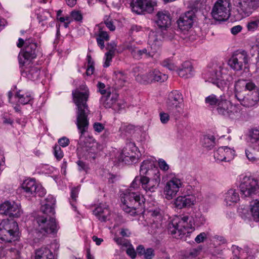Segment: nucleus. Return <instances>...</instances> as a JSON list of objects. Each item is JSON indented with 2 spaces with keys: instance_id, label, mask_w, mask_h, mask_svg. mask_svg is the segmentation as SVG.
Listing matches in <instances>:
<instances>
[{
  "instance_id": "5fc2aeb1",
  "label": "nucleus",
  "mask_w": 259,
  "mask_h": 259,
  "mask_svg": "<svg viewBox=\"0 0 259 259\" xmlns=\"http://www.w3.org/2000/svg\"><path fill=\"white\" fill-rule=\"evenodd\" d=\"M54 150L55 156L57 159L60 160L63 157V153L61 150V147L60 146H56Z\"/></svg>"
},
{
  "instance_id": "c9c22d12",
  "label": "nucleus",
  "mask_w": 259,
  "mask_h": 259,
  "mask_svg": "<svg viewBox=\"0 0 259 259\" xmlns=\"http://www.w3.org/2000/svg\"><path fill=\"white\" fill-rule=\"evenodd\" d=\"M249 139L255 149L257 147V145L259 144V130L256 128L251 130L249 133Z\"/></svg>"
},
{
  "instance_id": "e433bc0d",
  "label": "nucleus",
  "mask_w": 259,
  "mask_h": 259,
  "mask_svg": "<svg viewBox=\"0 0 259 259\" xmlns=\"http://www.w3.org/2000/svg\"><path fill=\"white\" fill-rule=\"evenodd\" d=\"M152 82L159 81L163 82L166 80L168 76L165 74L161 73L159 71L154 69L151 71Z\"/></svg>"
},
{
  "instance_id": "37998d69",
  "label": "nucleus",
  "mask_w": 259,
  "mask_h": 259,
  "mask_svg": "<svg viewBox=\"0 0 259 259\" xmlns=\"http://www.w3.org/2000/svg\"><path fill=\"white\" fill-rule=\"evenodd\" d=\"M115 79L120 85H123L127 81V76L121 71H115L114 72Z\"/></svg>"
},
{
  "instance_id": "2f4dec72",
  "label": "nucleus",
  "mask_w": 259,
  "mask_h": 259,
  "mask_svg": "<svg viewBox=\"0 0 259 259\" xmlns=\"http://www.w3.org/2000/svg\"><path fill=\"white\" fill-rule=\"evenodd\" d=\"M35 259H54L51 251L46 247H42L35 250Z\"/></svg>"
},
{
  "instance_id": "4d7b16f0",
  "label": "nucleus",
  "mask_w": 259,
  "mask_h": 259,
  "mask_svg": "<svg viewBox=\"0 0 259 259\" xmlns=\"http://www.w3.org/2000/svg\"><path fill=\"white\" fill-rule=\"evenodd\" d=\"M200 250V248L190 249L188 251V257L193 258L196 256L197 255H198Z\"/></svg>"
},
{
  "instance_id": "4468645a",
  "label": "nucleus",
  "mask_w": 259,
  "mask_h": 259,
  "mask_svg": "<svg viewBox=\"0 0 259 259\" xmlns=\"http://www.w3.org/2000/svg\"><path fill=\"white\" fill-rule=\"evenodd\" d=\"M231 3L230 1H217L212 11L213 18L218 21H225L230 16Z\"/></svg>"
},
{
  "instance_id": "de8ad7c7",
  "label": "nucleus",
  "mask_w": 259,
  "mask_h": 259,
  "mask_svg": "<svg viewBox=\"0 0 259 259\" xmlns=\"http://www.w3.org/2000/svg\"><path fill=\"white\" fill-rule=\"evenodd\" d=\"M79 190V188L77 187L76 188H72L71 191V200L70 201V203L74 210H76V207L74 205V202L76 200Z\"/></svg>"
},
{
  "instance_id": "20e7f679",
  "label": "nucleus",
  "mask_w": 259,
  "mask_h": 259,
  "mask_svg": "<svg viewBox=\"0 0 259 259\" xmlns=\"http://www.w3.org/2000/svg\"><path fill=\"white\" fill-rule=\"evenodd\" d=\"M46 201L41 207V211L44 215H39L36 219L37 229L41 233H54L58 229L56 220L52 217L55 213V200L51 196L46 199Z\"/></svg>"
},
{
  "instance_id": "bf43d9fd",
  "label": "nucleus",
  "mask_w": 259,
  "mask_h": 259,
  "mask_svg": "<svg viewBox=\"0 0 259 259\" xmlns=\"http://www.w3.org/2000/svg\"><path fill=\"white\" fill-rule=\"evenodd\" d=\"M140 184V178L136 177L132 182L129 189H132L133 191H135L136 188L139 187Z\"/></svg>"
},
{
  "instance_id": "6ab92c4d",
  "label": "nucleus",
  "mask_w": 259,
  "mask_h": 259,
  "mask_svg": "<svg viewBox=\"0 0 259 259\" xmlns=\"http://www.w3.org/2000/svg\"><path fill=\"white\" fill-rule=\"evenodd\" d=\"M197 11V8L195 7L179 17L177 23L180 30L187 31L192 27L195 17V13Z\"/></svg>"
},
{
  "instance_id": "13d9d810",
  "label": "nucleus",
  "mask_w": 259,
  "mask_h": 259,
  "mask_svg": "<svg viewBox=\"0 0 259 259\" xmlns=\"http://www.w3.org/2000/svg\"><path fill=\"white\" fill-rule=\"evenodd\" d=\"M207 238V234L205 232H202L198 235L195 238V241L197 243L203 242Z\"/></svg>"
},
{
  "instance_id": "6e6d98bb",
  "label": "nucleus",
  "mask_w": 259,
  "mask_h": 259,
  "mask_svg": "<svg viewBox=\"0 0 259 259\" xmlns=\"http://www.w3.org/2000/svg\"><path fill=\"white\" fill-rule=\"evenodd\" d=\"M160 121L163 124L168 122L169 120V115L168 113L164 112H161L159 114Z\"/></svg>"
},
{
  "instance_id": "412c9836",
  "label": "nucleus",
  "mask_w": 259,
  "mask_h": 259,
  "mask_svg": "<svg viewBox=\"0 0 259 259\" xmlns=\"http://www.w3.org/2000/svg\"><path fill=\"white\" fill-rule=\"evenodd\" d=\"M156 5L155 1H131L130 7L133 12L141 14L145 12L152 13Z\"/></svg>"
},
{
  "instance_id": "cd10ccee",
  "label": "nucleus",
  "mask_w": 259,
  "mask_h": 259,
  "mask_svg": "<svg viewBox=\"0 0 259 259\" xmlns=\"http://www.w3.org/2000/svg\"><path fill=\"white\" fill-rule=\"evenodd\" d=\"M118 95L114 92L108 91L107 94L102 97L101 103L106 108H110L115 105Z\"/></svg>"
},
{
  "instance_id": "f8f14e48",
  "label": "nucleus",
  "mask_w": 259,
  "mask_h": 259,
  "mask_svg": "<svg viewBox=\"0 0 259 259\" xmlns=\"http://www.w3.org/2000/svg\"><path fill=\"white\" fill-rule=\"evenodd\" d=\"M165 178L166 182L163 188L164 195L166 199L171 200L184 187V183L182 179L172 172L166 174Z\"/></svg>"
},
{
  "instance_id": "774afa93",
  "label": "nucleus",
  "mask_w": 259,
  "mask_h": 259,
  "mask_svg": "<svg viewBox=\"0 0 259 259\" xmlns=\"http://www.w3.org/2000/svg\"><path fill=\"white\" fill-rule=\"evenodd\" d=\"M242 29V27L240 25H236L234 27H233L231 29V33L234 34L236 35L238 34L239 32H240Z\"/></svg>"
},
{
  "instance_id": "7c9ffc66",
  "label": "nucleus",
  "mask_w": 259,
  "mask_h": 259,
  "mask_svg": "<svg viewBox=\"0 0 259 259\" xmlns=\"http://www.w3.org/2000/svg\"><path fill=\"white\" fill-rule=\"evenodd\" d=\"M15 98L17 99L18 102L22 105L31 104L33 100V96L30 93H24L21 91L17 92Z\"/></svg>"
},
{
  "instance_id": "ddd939ff",
  "label": "nucleus",
  "mask_w": 259,
  "mask_h": 259,
  "mask_svg": "<svg viewBox=\"0 0 259 259\" xmlns=\"http://www.w3.org/2000/svg\"><path fill=\"white\" fill-rule=\"evenodd\" d=\"M3 227V228H0V241L10 242L18 239L19 230L16 222L13 220L4 221Z\"/></svg>"
},
{
  "instance_id": "09e8293b",
  "label": "nucleus",
  "mask_w": 259,
  "mask_h": 259,
  "mask_svg": "<svg viewBox=\"0 0 259 259\" xmlns=\"http://www.w3.org/2000/svg\"><path fill=\"white\" fill-rule=\"evenodd\" d=\"M134 127L132 125H126L123 124L120 128V131L121 133L124 136H127L128 134H131L134 131Z\"/></svg>"
},
{
  "instance_id": "c756f323",
  "label": "nucleus",
  "mask_w": 259,
  "mask_h": 259,
  "mask_svg": "<svg viewBox=\"0 0 259 259\" xmlns=\"http://www.w3.org/2000/svg\"><path fill=\"white\" fill-rule=\"evenodd\" d=\"M193 67L191 63L186 61L182 64L181 68L177 70L178 75L181 77L189 78L192 76Z\"/></svg>"
},
{
  "instance_id": "1a4fd4ad",
  "label": "nucleus",
  "mask_w": 259,
  "mask_h": 259,
  "mask_svg": "<svg viewBox=\"0 0 259 259\" xmlns=\"http://www.w3.org/2000/svg\"><path fill=\"white\" fill-rule=\"evenodd\" d=\"M165 108L168 113L176 118L184 113L183 97L178 91H173L168 95L165 102Z\"/></svg>"
},
{
  "instance_id": "6e6552de",
  "label": "nucleus",
  "mask_w": 259,
  "mask_h": 259,
  "mask_svg": "<svg viewBox=\"0 0 259 259\" xmlns=\"http://www.w3.org/2000/svg\"><path fill=\"white\" fill-rule=\"evenodd\" d=\"M17 45L18 48L24 46L18 56L20 65L23 66L31 64L32 60L36 58L38 51L37 44L34 39L28 38L24 40L23 39L19 38Z\"/></svg>"
},
{
  "instance_id": "3c124183",
  "label": "nucleus",
  "mask_w": 259,
  "mask_h": 259,
  "mask_svg": "<svg viewBox=\"0 0 259 259\" xmlns=\"http://www.w3.org/2000/svg\"><path fill=\"white\" fill-rule=\"evenodd\" d=\"M224 149H225L226 161H229L233 158L235 155V151L227 146L224 147Z\"/></svg>"
},
{
  "instance_id": "0eeeda50",
  "label": "nucleus",
  "mask_w": 259,
  "mask_h": 259,
  "mask_svg": "<svg viewBox=\"0 0 259 259\" xmlns=\"http://www.w3.org/2000/svg\"><path fill=\"white\" fill-rule=\"evenodd\" d=\"M123 210L126 213L134 215L136 210L142 206L145 202L144 196L139 192L128 189L121 194Z\"/></svg>"
},
{
  "instance_id": "49530a36",
  "label": "nucleus",
  "mask_w": 259,
  "mask_h": 259,
  "mask_svg": "<svg viewBox=\"0 0 259 259\" xmlns=\"http://www.w3.org/2000/svg\"><path fill=\"white\" fill-rule=\"evenodd\" d=\"M259 26V17L255 18L250 20L247 24V27L249 31H254Z\"/></svg>"
},
{
  "instance_id": "0e129e2a",
  "label": "nucleus",
  "mask_w": 259,
  "mask_h": 259,
  "mask_svg": "<svg viewBox=\"0 0 259 259\" xmlns=\"http://www.w3.org/2000/svg\"><path fill=\"white\" fill-rule=\"evenodd\" d=\"M77 164L78 166V170L79 171H87L88 167V165L85 162L81 160H78L77 162Z\"/></svg>"
},
{
  "instance_id": "864d4df0",
  "label": "nucleus",
  "mask_w": 259,
  "mask_h": 259,
  "mask_svg": "<svg viewBox=\"0 0 259 259\" xmlns=\"http://www.w3.org/2000/svg\"><path fill=\"white\" fill-rule=\"evenodd\" d=\"M72 19L76 21H80L82 19V16L78 11H72L70 13Z\"/></svg>"
},
{
  "instance_id": "4be33fe9",
  "label": "nucleus",
  "mask_w": 259,
  "mask_h": 259,
  "mask_svg": "<svg viewBox=\"0 0 259 259\" xmlns=\"http://www.w3.org/2000/svg\"><path fill=\"white\" fill-rule=\"evenodd\" d=\"M234 5L238 13L242 15L249 16L259 7V1H235Z\"/></svg>"
},
{
  "instance_id": "f257e3e1",
  "label": "nucleus",
  "mask_w": 259,
  "mask_h": 259,
  "mask_svg": "<svg viewBox=\"0 0 259 259\" xmlns=\"http://www.w3.org/2000/svg\"><path fill=\"white\" fill-rule=\"evenodd\" d=\"M72 95L73 102L77 107L76 124L80 134L78 143L83 151L89 154H94L96 152L97 143L92 138H87L84 136L88 128V116L90 112L87 104L90 96L89 89L85 85H80L72 91Z\"/></svg>"
},
{
  "instance_id": "603ef678",
  "label": "nucleus",
  "mask_w": 259,
  "mask_h": 259,
  "mask_svg": "<svg viewBox=\"0 0 259 259\" xmlns=\"http://www.w3.org/2000/svg\"><path fill=\"white\" fill-rule=\"evenodd\" d=\"M158 164L159 168L163 171H167L169 169V165L162 158L158 159Z\"/></svg>"
},
{
  "instance_id": "aec40b11",
  "label": "nucleus",
  "mask_w": 259,
  "mask_h": 259,
  "mask_svg": "<svg viewBox=\"0 0 259 259\" xmlns=\"http://www.w3.org/2000/svg\"><path fill=\"white\" fill-rule=\"evenodd\" d=\"M160 175L151 176H140V184L146 192H154L159 186Z\"/></svg>"
},
{
  "instance_id": "f03ea898",
  "label": "nucleus",
  "mask_w": 259,
  "mask_h": 259,
  "mask_svg": "<svg viewBox=\"0 0 259 259\" xmlns=\"http://www.w3.org/2000/svg\"><path fill=\"white\" fill-rule=\"evenodd\" d=\"M234 94L241 105L251 107L259 102V89L252 81L238 79L234 84Z\"/></svg>"
},
{
  "instance_id": "58836bf2",
  "label": "nucleus",
  "mask_w": 259,
  "mask_h": 259,
  "mask_svg": "<svg viewBox=\"0 0 259 259\" xmlns=\"http://www.w3.org/2000/svg\"><path fill=\"white\" fill-rule=\"evenodd\" d=\"M202 143L204 147L210 149L215 145V138L212 135L205 136L202 140Z\"/></svg>"
},
{
  "instance_id": "bb28decb",
  "label": "nucleus",
  "mask_w": 259,
  "mask_h": 259,
  "mask_svg": "<svg viewBox=\"0 0 259 259\" xmlns=\"http://www.w3.org/2000/svg\"><path fill=\"white\" fill-rule=\"evenodd\" d=\"M239 200V194L235 189L231 188L224 194V201L227 206L233 205L237 203Z\"/></svg>"
},
{
  "instance_id": "680f3d73",
  "label": "nucleus",
  "mask_w": 259,
  "mask_h": 259,
  "mask_svg": "<svg viewBox=\"0 0 259 259\" xmlns=\"http://www.w3.org/2000/svg\"><path fill=\"white\" fill-rule=\"evenodd\" d=\"M97 86L99 89V91L102 95H103V96L107 94L108 91H110V89L108 90L105 89V85L103 83L98 82Z\"/></svg>"
},
{
  "instance_id": "c03bdc74",
  "label": "nucleus",
  "mask_w": 259,
  "mask_h": 259,
  "mask_svg": "<svg viewBox=\"0 0 259 259\" xmlns=\"http://www.w3.org/2000/svg\"><path fill=\"white\" fill-rule=\"evenodd\" d=\"M114 55V49H112L109 50L105 55V62L103 66L108 67L110 65V62Z\"/></svg>"
},
{
  "instance_id": "9d476101",
  "label": "nucleus",
  "mask_w": 259,
  "mask_h": 259,
  "mask_svg": "<svg viewBox=\"0 0 259 259\" xmlns=\"http://www.w3.org/2000/svg\"><path fill=\"white\" fill-rule=\"evenodd\" d=\"M216 111L218 114L233 120L239 119L242 115L241 106L232 104L225 97L220 101Z\"/></svg>"
},
{
  "instance_id": "7ed1b4c3",
  "label": "nucleus",
  "mask_w": 259,
  "mask_h": 259,
  "mask_svg": "<svg viewBox=\"0 0 259 259\" xmlns=\"http://www.w3.org/2000/svg\"><path fill=\"white\" fill-rule=\"evenodd\" d=\"M189 217L187 215L176 216L169 224L168 231L174 237L179 239L188 232V229L192 228L193 225L200 227L205 223V217L200 213H196L192 217V220L189 221L190 225L188 223Z\"/></svg>"
},
{
  "instance_id": "a19ab883",
  "label": "nucleus",
  "mask_w": 259,
  "mask_h": 259,
  "mask_svg": "<svg viewBox=\"0 0 259 259\" xmlns=\"http://www.w3.org/2000/svg\"><path fill=\"white\" fill-rule=\"evenodd\" d=\"M214 159L219 161H227L226 159V156L225 154V149L224 147H221L214 152Z\"/></svg>"
},
{
  "instance_id": "dca6fc26",
  "label": "nucleus",
  "mask_w": 259,
  "mask_h": 259,
  "mask_svg": "<svg viewBox=\"0 0 259 259\" xmlns=\"http://www.w3.org/2000/svg\"><path fill=\"white\" fill-rule=\"evenodd\" d=\"M21 188L23 193L26 197H33L36 195L42 197L46 194L45 189L32 179L24 181L21 185Z\"/></svg>"
},
{
  "instance_id": "a18cd8bd",
  "label": "nucleus",
  "mask_w": 259,
  "mask_h": 259,
  "mask_svg": "<svg viewBox=\"0 0 259 259\" xmlns=\"http://www.w3.org/2000/svg\"><path fill=\"white\" fill-rule=\"evenodd\" d=\"M88 67L86 71L87 75H91L93 74L94 71V61L92 59L91 55H87Z\"/></svg>"
},
{
  "instance_id": "39448f33",
  "label": "nucleus",
  "mask_w": 259,
  "mask_h": 259,
  "mask_svg": "<svg viewBox=\"0 0 259 259\" xmlns=\"http://www.w3.org/2000/svg\"><path fill=\"white\" fill-rule=\"evenodd\" d=\"M205 77L207 81L215 84L221 90L229 88L233 80V77L229 73L228 68L222 64L213 65L205 73Z\"/></svg>"
},
{
  "instance_id": "a878e982",
  "label": "nucleus",
  "mask_w": 259,
  "mask_h": 259,
  "mask_svg": "<svg viewBox=\"0 0 259 259\" xmlns=\"http://www.w3.org/2000/svg\"><path fill=\"white\" fill-rule=\"evenodd\" d=\"M171 17L167 11H159L155 16V23L161 29H166L171 25Z\"/></svg>"
},
{
  "instance_id": "f704fd0d",
  "label": "nucleus",
  "mask_w": 259,
  "mask_h": 259,
  "mask_svg": "<svg viewBox=\"0 0 259 259\" xmlns=\"http://www.w3.org/2000/svg\"><path fill=\"white\" fill-rule=\"evenodd\" d=\"M224 96L221 95L218 97L214 94H211L208 97L205 98V103L208 104L209 106H215L217 107L218 105L220 103V101L224 98Z\"/></svg>"
},
{
  "instance_id": "79ce46f5",
  "label": "nucleus",
  "mask_w": 259,
  "mask_h": 259,
  "mask_svg": "<svg viewBox=\"0 0 259 259\" xmlns=\"http://www.w3.org/2000/svg\"><path fill=\"white\" fill-rule=\"evenodd\" d=\"M161 65L169 70L174 71L177 69V66L172 59L168 58L163 60Z\"/></svg>"
},
{
  "instance_id": "423d86ee",
  "label": "nucleus",
  "mask_w": 259,
  "mask_h": 259,
  "mask_svg": "<svg viewBox=\"0 0 259 259\" xmlns=\"http://www.w3.org/2000/svg\"><path fill=\"white\" fill-rule=\"evenodd\" d=\"M148 43L150 46V50L146 48L139 49L132 44L125 45V48L131 52L133 57L136 59L139 60L143 57L147 58H152L159 52L161 45V39L158 38L156 32L151 31L149 33Z\"/></svg>"
},
{
  "instance_id": "473e14b6",
  "label": "nucleus",
  "mask_w": 259,
  "mask_h": 259,
  "mask_svg": "<svg viewBox=\"0 0 259 259\" xmlns=\"http://www.w3.org/2000/svg\"><path fill=\"white\" fill-rule=\"evenodd\" d=\"M250 212L252 219L255 222L259 221V200H252L249 205Z\"/></svg>"
},
{
  "instance_id": "9b49d317",
  "label": "nucleus",
  "mask_w": 259,
  "mask_h": 259,
  "mask_svg": "<svg viewBox=\"0 0 259 259\" xmlns=\"http://www.w3.org/2000/svg\"><path fill=\"white\" fill-rule=\"evenodd\" d=\"M241 194L245 197H252L259 190L258 181L250 176L242 174L238 177Z\"/></svg>"
},
{
  "instance_id": "338daca9",
  "label": "nucleus",
  "mask_w": 259,
  "mask_h": 259,
  "mask_svg": "<svg viewBox=\"0 0 259 259\" xmlns=\"http://www.w3.org/2000/svg\"><path fill=\"white\" fill-rule=\"evenodd\" d=\"M104 22L106 26L111 31H114L115 29V26L113 25V23L112 20L107 19V20H105Z\"/></svg>"
},
{
  "instance_id": "8fccbe9b",
  "label": "nucleus",
  "mask_w": 259,
  "mask_h": 259,
  "mask_svg": "<svg viewBox=\"0 0 259 259\" xmlns=\"http://www.w3.org/2000/svg\"><path fill=\"white\" fill-rule=\"evenodd\" d=\"M253 150L251 149L245 150L246 157L248 160L252 162H255L257 161L259 159L253 153Z\"/></svg>"
},
{
  "instance_id": "393cba45",
  "label": "nucleus",
  "mask_w": 259,
  "mask_h": 259,
  "mask_svg": "<svg viewBox=\"0 0 259 259\" xmlns=\"http://www.w3.org/2000/svg\"><path fill=\"white\" fill-rule=\"evenodd\" d=\"M20 66L22 75L24 77L33 81L39 78L40 71L38 67L32 66L31 63L23 66L20 65Z\"/></svg>"
},
{
  "instance_id": "2eb2a0df",
  "label": "nucleus",
  "mask_w": 259,
  "mask_h": 259,
  "mask_svg": "<svg viewBox=\"0 0 259 259\" xmlns=\"http://www.w3.org/2000/svg\"><path fill=\"white\" fill-rule=\"evenodd\" d=\"M137 147L135 143L130 142L127 143L121 151H118L115 155V158L119 162L130 164L136 161L137 157L135 151Z\"/></svg>"
},
{
  "instance_id": "5701e85b",
  "label": "nucleus",
  "mask_w": 259,
  "mask_h": 259,
  "mask_svg": "<svg viewBox=\"0 0 259 259\" xmlns=\"http://www.w3.org/2000/svg\"><path fill=\"white\" fill-rule=\"evenodd\" d=\"M196 202V198L194 194H187L177 197L174 200L172 204L177 209H182L190 207L195 205Z\"/></svg>"
},
{
  "instance_id": "4c0bfd02",
  "label": "nucleus",
  "mask_w": 259,
  "mask_h": 259,
  "mask_svg": "<svg viewBox=\"0 0 259 259\" xmlns=\"http://www.w3.org/2000/svg\"><path fill=\"white\" fill-rule=\"evenodd\" d=\"M151 76V71L144 74L141 72L136 76V79L141 83H149L152 82Z\"/></svg>"
},
{
  "instance_id": "72a5a7b5",
  "label": "nucleus",
  "mask_w": 259,
  "mask_h": 259,
  "mask_svg": "<svg viewBox=\"0 0 259 259\" xmlns=\"http://www.w3.org/2000/svg\"><path fill=\"white\" fill-rule=\"evenodd\" d=\"M137 251L140 255H143L145 259H152L154 256V250L151 248L145 249L143 245H139L137 247Z\"/></svg>"
},
{
  "instance_id": "b1692460",
  "label": "nucleus",
  "mask_w": 259,
  "mask_h": 259,
  "mask_svg": "<svg viewBox=\"0 0 259 259\" xmlns=\"http://www.w3.org/2000/svg\"><path fill=\"white\" fill-rule=\"evenodd\" d=\"M140 176H151L153 175H160L158 168L155 166L154 161L151 159L144 160L140 166Z\"/></svg>"
},
{
  "instance_id": "e2e57ef3",
  "label": "nucleus",
  "mask_w": 259,
  "mask_h": 259,
  "mask_svg": "<svg viewBox=\"0 0 259 259\" xmlns=\"http://www.w3.org/2000/svg\"><path fill=\"white\" fill-rule=\"evenodd\" d=\"M126 252L127 255H129L132 259H134L136 258L137 253L133 246L129 247L126 249Z\"/></svg>"
},
{
  "instance_id": "c85d7f7f",
  "label": "nucleus",
  "mask_w": 259,
  "mask_h": 259,
  "mask_svg": "<svg viewBox=\"0 0 259 259\" xmlns=\"http://www.w3.org/2000/svg\"><path fill=\"white\" fill-rule=\"evenodd\" d=\"M93 214L99 221L105 222L109 220L110 211L107 206H99L94 210Z\"/></svg>"
},
{
  "instance_id": "ea45409f",
  "label": "nucleus",
  "mask_w": 259,
  "mask_h": 259,
  "mask_svg": "<svg viewBox=\"0 0 259 259\" xmlns=\"http://www.w3.org/2000/svg\"><path fill=\"white\" fill-rule=\"evenodd\" d=\"M233 256L231 259H244L245 252L243 249L237 246L232 247Z\"/></svg>"
},
{
  "instance_id": "052dcab7",
  "label": "nucleus",
  "mask_w": 259,
  "mask_h": 259,
  "mask_svg": "<svg viewBox=\"0 0 259 259\" xmlns=\"http://www.w3.org/2000/svg\"><path fill=\"white\" fill-rule=\"evenodd\" d=\"M93 128L96 132L101 133L105 129V126L102 123L96 122L94 123Z\"/></svg>"
},
{
  "instance_id": "69168bd1",
  "label": "nucleus",
  "mask_w": 259,
  "mask_h": 259,
  "mask_svg": "<svg viewBox=\"0 0 259 259\" xmlns=\"http://www.w3.org/2000/svg\"><path fill=\"white\" fill-rule=\"evenodd\" d=\"M69 143V139L66 137H63L58 140V143L59 144L60 146L63 147H65L68 146Z\"/></svg>"
},
{
  "instance_id": "a211bd4d",
  "label": "nucleus",
  "mask_w": 259,
  "mask_h": 259,
  "mask_svg": "<svg viewBox=\"0 0 259 259\" xmlns=\"http://www.w3.org/2000/svg\"><path fill=\"white\" fill-rule=\"evenodd\" d=\"M20 204L14 201H6L0 204V213L10 217L18 218L22 213Z\"/></svg>"
},
{
  "instance_id": "f3484780",
  "label": "nucleus",
  "mask_w": 259,
  "mask_h": 259,
  "mask_svg": "<svg viewBox=\"0 0 259 259\" xmlns=\"http://www.w3.org/2000/svg\"><path fill=\"white\" fill-rule=\"evenodd\" d=\"M248 63V55L244 51H237L233 53L228 61V65L233 70L238 71Z\"/></svg>"
}]
</instances>
